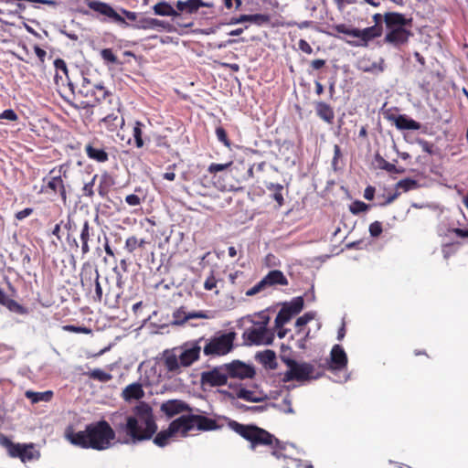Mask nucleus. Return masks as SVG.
<instances>
[{"instance_id": "obj_1", "label": "nucleus", "mask_w": 468, "mask_h": 468, "mask_svg": "<svg viewBox=\"0 0 468 468\" xmlns=\"http://www.w3.org/2000/svg\"><path fill=\"white\" fill-rule=\"evenodd\" d=\"M110 420L113 428L108 421L99 420L88 424L84 431H76L69 427L65 437L74 446L103 451L111 447L116 434L124 435L123 443H137L152 439L157 431L153 409L144 401L133 407L131 414L113 412Z\"/></svg>"}, {"instance_id": "obj_2", "label": "nucleus", "mask_w": 468, "mask_h": 468, "mask_svg": "<svg viewBox=\"0 0 468 468\" xmlns=\"http://www.w3.org/2000/svg\"><path fill=\"white\" fill-rule=\"evenodd\" d=\"M229 427L243 439L250 443V449L255 450L259 446H266L271 450V455L277 459L285 457L282 451L284 446L282 442L268 431L256 425H245L236 420H229Z\"/></svg>"}, {"instance_id": "obj_3", "label": "nucleus", "mask_w": 468, "mask_h": 468, "mask_svg": "<svg viewBox=\"0 0 468 468\" xmlns=\"http://www.w3.org/2000/svg\"><path fill=\"white\" fill-rule=\"evenodd\" d=\"M69 165L62 164L53 167L42 179L41 193L59 195L62 202H67V190L64 179L68 178Z\"/></svg>"}, {"instance_id": "obj_4", "label": "nucleus", "mask_w": 468, "mask_h": 468, "mask_svg": "<svg viewBox=\"0 0 468 468\" xmlns=\"http://www.w3.org/2000/svg\"><path fill=\"white\" fill-rule=\"evenodd\" d=\"M236 333L218 332L208 339L204 338L203 353L206 356L218 357L230 353L234 348Z\"/></svg>"}, {"instance_id": "obj_5", "label": "nucleus", "mask_w": 468, "mask_h": 468, "mask_svg": "<svg viewBox=\"0 0 468 468\" xmlns=\"http://www.w3.org/2000/svg\"><path fill=\"white\" fill-rule=\"evenodd\" d=\"M0 444L7 451L11 458H18L22 463L38 460L40 458L39 451L35 449L34 443H16L8 437L2 435Z\"/></svg>"}, {"instance_id": "obj_6", "label": "nucleus", "mask_w": 468, "mask_h": 468, "mask_svg": "<svg viewBox=\"0 0 468 468\" xmlns=\"http://www.w3.org/2000/svg\"><path fill=\"white\" fill-rule=\"evenodd\" d=\"M282 360L289 367L282 378L283 382H290L293 380L303 382L313 378H317V377H314L313 375L314 372V365L307 362L299 363L292 358H282Z\"/></svg>"}, {"instance_id": "obj_7", "label": "nucleus", "mask_w": 468, "mask_h": 468, "mask_svg": "<svg viewBox=\"0 0 468 468\" xmlns=\"http://www.w3.org/2000/svg\"><path fill=\"white\" fill-rule=\"evenodd\" d=\"M112 147L97 137L91 138L84 147L87 157L99 164L107 163L112 154Z\"/></svg>"}, {"instance_id": "obj_8", "label": "nucleus", "mask_w": 468, "mask_h": 468, "mask_svg": "<svg viewBox=\"0 0 468 468\" xmlns=\"http://www.w3.org/2000/svg\"><path fill=\"white\" fill-rule=\"evenodd\" d=\"M228 376L224 364L201 372L200 385L206 390L207 388H217L227 385Z\"/></svg>"}, {"instance_id": "obj_9", "label": "nucleus", "mask_w": 468, "mask_h": 468, "mask_svg": "<svg viewBox=\"0 0 468 468\" xmlns=\"http://www.w3.org/2000/svg\"><path fill=\"white\" fill-rule=\"evenodd\" d=\"M335 37L353 47H367L368 42L380 37L382 31H337Z\"/></svg>"}, {"instance_id": "obj_10", "label": "nucleus", "mask_w": 468, "mask_h": 468, "mask_svg": "<svg viewBox=\"0 0 468 468\" xmlns=\"http://www.w3.org/2000/svg\"><path fill=\"white\" fill-rule=\"evenodd\" d=\"M269 319L267 318L259 327H251L247 329L243 337L250 344L254 345H270L273 340V334L270 333L266 327Z\"/></svg>"}, {"instance_id": "obj_11", "label": "nucleus", "mask_w": 468, "mask_h": 468, "mask_svg": "<svg viewBox=\"0 0 468 468\" xmlns=\"http://www.w3.org/2000/svg\"><path fill=\"white\" fill-rule=\"evenodd\" d=\"M226 368L228 379L239 378L246 379L252 378L255 375V369L252 366L245 364L240 360H233L230 363L224 364Z\"/></svg>"}, {"instance_id": "obj_12", "label": "nucleus", "mask_w": 468, "mask_h": 468, "mask_svg": "<svg viewBox=\"0 0 468 468\" xmlns=\"http://www.w3.org/2000/svg\"><path fill=\"white\" fill-rule=\"evenodd\" d=\"M80 93L85 97H92V102H101L112 95L104 86L101 84L90 85V81H86V79H84ZM90 103L91 101H87V105Z\"/></svg>"}, {"instance_id": "obj_13", "label": "nucleus", "mask_w": 468, "mask_h": 468, "mask_svg": "<svg viewBox=\"0 0 468 468\" xmlns=\"http://www.w3.org/2000/svg\"><path fill=\"white\" fill-rule=\"evenodd\" d=\"M204 337H200L198 340L189 344H186L182 353L179 355V362L182 367H189L194 362L197 361L200 356L201 346Z\"/></svg>"}, {"instance_id": "obj_14", "label": "nucleus", "mask_w": 468, "mask_h": 468, "mask_svg": "<svg viewBox=\"0 0 468 468\" xmlns=\"http://www.w3.org/2000/svg\"><path fill=\"white\" fill-rule=\"evenodd\" d=\"M124 118L121 114L120 109L113 110L99 121V126L108 132H115L124 125Z\"/></svg>"}, {"instance_id": "obj_15", "label": "nucleus", "mask_w": 468, "mask_h": 468, "mask_svg": "<svg viewBox=\"0 0 468 468\" xmlns=\"http://www.w3.org/2000/svg\"><path fill=\"white\" fill-rule=\"evenodd\" d=\"M89 7L99 14L105 16L120 26L124 24V17L106 3L92 1L89 4Z\"/></svg>"}, {"instance_id": "obj_16", "label": "nucleus", "mask_w": 468, "mask_h": 468, "mask_svg": "<svg viewBox=\"0 0 468 468\" xmlns=\"http://www.w3.org/2000/svg\"><path fill=\"white\" fill-rule=\"evenodd\" d=\"M89 7L99 14L105 16L120 26L124 24V17L106 3L92 1L89 4Z\"/></svg>"}, {"instance_id": "obj_17", "label": "nucleus", "mask_w": 468, "mask_h": 468, "mask_svg": "<svg viewBox=\"0 0 468 468\" xmlns=\"http://www.w3.org/2000/svg\"><path fill=\"white\" fill-rule=\"evenodd\" d=\"M169 425L171 426V431L176 434L180 433L183 437H186L195 427L193 414L182 415L174 420Z\"/></svg>"}, {"instance_id": "obj_18", "label": "nucleus", "mask_w": 468, "mask_h": 468, "mask_svg": "<svg viewBox=\"0 0 468 468\" xmlns=\"http://www.w3.org/2000/svg\"><path fill=\"white\" fill-rule=\"evenodd\" d=\"M161 411L167 417H173L182 412H192L193 409L185 401L180 399H169L161 405Z\"/></svg>"}, {"instance_id": "obj_19", "label": "nucleus", "mask_w": 468, "mask_h": 468, "mask_svg": "<svg viewBox=\"0 0 468 468\" xmlns=\"http://www.w3.org/2000/svg\"><path fill=\"white\" fill-rule=\"evenodd\" d=\"M347 366V356L340 345H335L330 353L329 369L343 370Z\"/></svg>"}, {"instance_id": "obj_20", "label": "nucleus", "mask_w": 468, "mask_h": 468, "mask_svg": "<svg viewBox=\"0 0 468 468\" xmlns=\"http://www.w3.org/2000/svg\"><path fill=\"white\" fill-rule=\"evenodd\" d=\"M384 20L387 29H404L406 27H412V19L399 13H387Z\"/></svg>"}, {"instance_id": "obj_21", "label": "nucleus", "mask_w": 468, "mask_h": 468, "mask_svg": "<svg viewBox=\"0 0 468 468\" xmlns=\"http://www.w3.org/2000/svg\"><path fill=\"white\" fill-rule=\"evenodd\" d=\"M356 68L362 72L378 74L384 71V59L372 61L369 58L363 57L357 61Z\"/></svg>"}, {"instance_id": "obj_22", "label": "nucleus", "mask_w": 468, "mask_h": 468, "mask_svg": "<svg viewBox=\"0 0 468 468\" xmlns=\"http://www.w3.org/2000/svg\"><path fill=\"white\" fill-rule=\"evenodd\" d=\"M245 22H250V24L257 27H268L271 26H274V24L271 22V18L269 16L261 14L241 15L239 16V17L235 19V23Z\"/></svg>"}, {"instance_id": "obj_23", "label": "nucleus", "mask_w": 468, "mask_h": 468, "mask_svg": "<svg viewBox=\"0 0 468 468\" xmlns=\"http://www.w3.org/2000/svg\"><path fill=\"white\" fill-rule=\"evenodd\" d=\"M264 285L267 287L276 286V285H288V280L285 275L280 270H273L268 272L266 276L262 279Z\"/></svg>"}, {"instance_id": "obj_24", "label": "nucleus", "mask_w": 468, "mask_h": 468, "mask_svg": "<svg viewBox=\"0 0 468 468\" xmlns=\"http://www.w3.org/2000/svg\"><path fill=\"white\" fill-rule=\"evenodd\" d=\"M316 115L325 122L332 124L335 120L334 109L324 101H317L314 104Z\"/></svg>"}, {"instance_id": "obj_25", "label": "nucleus", "mask_w": 468, "mask_h": 468, "mask_svg": "<svg viewBox=\"0 0 468 468\" xmlns=\"http://www.w3.org/2000/svg\"><path fill=\"white\" fill-rule=\"evenodd\" d=\"M0 304L5 306L10 312L26 314L27 310L26 307L18 303L16 301L10 299L5 292L0 288Z\"/></svg>"}, {"instance_id": "obj_26", "label": "nucleus", "mask_w": 468, "mask_h": 468, "mask_svg": "<svg viewBox=\"0 0 468 468\" xmlns=\"http://www.w3.org/2000/svg\"><path fill=\"white\" fill-rule=\"evenodd\" d=\"M195 426H197L199 431H215L220 428V426L217 423V421L213 419L207 418L203 415L193 414Z\"/></svg>"}, {"instance_id": "obj_27", "label": "nucleus", "mask_w": 468, "mask_h": 468, "mask_svg": "<svg viewBox=\"0 0 468 468\" xmlns=\"http://www.w3.org/2000/svg\"><path fill=\"white\" fill-rule=\"evenodd\" d=\"M114 184L115 181L113 177L108 172L102 173L100 176V183L98 186V193L100 197L102 198L107 197L112 186H113Z\"/></svg>"}, {"instance_id": "obj_28", "label": "nucleus", "mask_w": 468, "mask_h": 468, "mask_svg": "<svg viewBox=\"0 0 468 468\" xmlns=\"http://www.w3.org/2000/svg\"><path fill=\"white\" fill-rule=\"evenodd\" d=\"M410 31H388L385 37V41L399 47L408 42Z\"/></svg>"}, {"instance_id": "obj_29", "label": "nucleus", "mask_w": 468, "mask_h": 468, "mask_svg": "<svg viewBox=\"0 0 468 468\" xmlns=\"http://www.w3.org/2000/svg\"><path fill=\"white\" fill-rule=\"evenodd\" d=\"M144 395L143 387L139 383L130 384L122 391V397L125 400L140 399Z\"/></svg>"}, {"instance_id": "obj_30", "label": "nucleus", "mask_w": 468, "mask_h": 468, "mask_svg": "<svg viewBox=\"0 0 468 468\" xmlns=\"http://www.w3.org/2000/svg\"><path fill=\"white\" fill-rule=\"evenodd\" d=\"M269 191L272 192L271 198L276 202V207L281 208L284 204L285 200L283 197L284 186L282 184L269 183L266 185Z\"/></svg>"}, {"instance_id": "obj_31", "label": "nucleus", "mask_w": 468, "mask_h": 468, "mask_svg": "<svg viewBox=\"0 0 468 468\" xmlns=\"http://www.w3.org/2000/svg\"><path fill=\"white\" fill-rule=\"evenodd\" d=\"M204 5H206L201 0L177 1L176 5L177 11L189 14L197 12L200 6Z\"/></svg>"}, {"instance_id": "obj_32", "label": "nucleus", "mask_w": 468, "mask_h": 468, "mask_svg": "<svg viewBox=\"0 0 468 468\" xmlns=\"http://www.w3.org/2000/svg\"><path fill=\"white\" fill-rule=\"evenodd\" d=\"M395 124L398 129L400 130H419L420 129V123L408 118L406 115H399L395 119Z\"/></svg>"}, {"instance_id": "obj_33", "label": "nucleus", "mask_w": 468, "mask_h": 468, "mask_svg": "<svg viewBox=\"0 0 468 468\" xmlns=\"http://www.w3.org/2000/svg\"><path fill=\"white\" fill-rule=\"evenodd\" d=\"M25 396L31 400L32 403H38L40 401H50L53 398V392L51 390H47L44 392H35L32 390H27L25 393Z\"/></svg>"}, {"instance_id": "obj_34", "label": "nucleus", "mask_w": 468, "mask_h": 468, "mask_svg": "<svg viewBox=\"0 0 468 468\" xmlns=\"http://www.w3.org/2000/svg\"><path fill=\"white\" fill-rule=\"evenodd\" d=\"M174 435H176V433L171 431V426L169 425L167 430L161 431L155 435L154 438V443L159 447H165L168 444L170 438Z\"/></svg>"}, {"instance_id": "obj_35", "label": "nucleus", "mask_w": 468, "mask_h": 468, "mask_svg": "<svg viewBox=\"0 0 468 468\" xmlns=\"http://www.w3.org/2000/svg\"><path fill=\"white\" fill-rule=\"evenodd\" d=\"M303 298L302 296H298L293 298L290 303H284L282 307L293 316L303 310Z\"/></svg>"}, {"instance_id": "obj_36", "label": "nucleus", "mask_w": 468, "mask_h": 468, "mask_svg": "<svg viewBox=\"0 0 468 468\" xmlns=\"http://www.w3.org/2000/svg\"><path fill=\"white\" fill-rule=\"evenodd\" d=\"M101 58H102L105 65H122V63L113 53L111 48H103L100 52Z\"/></svg>"}, {"instance_id": "obj_37", "label": "nucleus", "mask_w": 468, "mask_h": 468, "mask_svg": "<svg viewBox=\"0 0 468 468\" xmlns=\"http://www.w3.org/2000/svg\"><path fill=\"white\" fill-rule=\"evenodd\" d=\"M154 13L159 16H174L177 15V11H176L169 4L166 2H160L154 6Z\"/></svg>"}, {"instance_id": "obj_38", "label": "nucleus", "mask_w": 468, "mask_h": 468, "mask_svg": "<svg viewBox=\"0 0 468 468\" xmlns=\"http://www.w3.org/2000/svg\"><path fill=\"white\" fill-rule=\"evenodd\" d=\"M87 376L94 380H98L100 382H108L112 380V376L110 373H107L100 368H95L87 373Z\"/></svg>"}, {"instance_id": "obj_39", "label": "nucleus", "mask_w": 468, "mask_h": 468, "mask_svg": "<svg viewBox=\"0 0 468 468\" xmlns=\"http://www.w3.org/2000/svg\"><path fill=\"white\" fill-rule=\"evenodd\" d=\"M143 127H144V124L142 122L136 121L134 122L133 135L137 148H142L144 144L143 140Z\"/></svg>"}, {"instance_id": "obj_40", "label": "nucleus", "mask_w": 468, "mask_h": 468, "mask_svg": "<svg viewBox=\"0 0 468 468\" xmlns=\"http://www.w3.org/2000/svg\"><path fill=\"white\" fill-rule=\"evenodd\" d=\"M164 364L168 371L176 372L180 366L179 356L177 357L175 354H168L165 357Z\"/></svg>"}, {"instance_id": "obj_41", "label": "nucleus", "mask_w": 468, "mask_h": 468, "mask_svg": "<svg viewBox=\"0 0 468 468\" xmlns=\"http://www.w3.org/2000/svg\"><path fill=\"white\" fill-rule=\"evenodd\" d=\"M292 317V315L285 308L282 307L276 315L274 321L275 327H282L287 322L291 320Z\"/></svg>"}, {"instance_id": "obj_42", "label": "nucleus", "mask_w": 468, "mask_h": 468, "mask_svg": "<svg viewBox=\"0 0 468 468\" xmlns=\"http://www.w3.org/2000/svg\"><path fill=\"white\" fill-rule=\"evenodd\" d=\"M148 41H151V43L147 44L149 48H154L160 44H167V43H177V41H175L173 37H158V36H152L148 38Z\"/></svg>"}, {"instance_id": "obj_43", "label": "nucleus", "mask_w": 468, "mask_h": 468, "mask_svg": "<svg viewBox=\"0 0 468 468\" xmlns=\"http://www.w3.org/2000/svg\"><path fill=\"white\" fill-rule=\"evenodd\" d=\"M215 132L218 140L221 142L226 147L230 148L231 142L228 137L226 130L222 126H218Z\"/></svg>"}, {"instance_id": "obj_44", "label": "nucleus", "mask_w": 468, "mask_h": 468, "mask_svg": "<svg viewBox=\"0 0 468 468\" xmlns=\"http://www.w3.org/2000/svg\"><path fill=\"white\" fill-rule=\"evenodd\" d=\"M237 397L239 399H244L246 401H250V402L260 401V399L258 398L254 397L253 391L248 390L246 388H240L237 393Z\"/></svg>"}, {"instance_id": "obj_45", "label": "nucleus", "mask_w": 468, "mask_h": 468, "mask_svg": "<svg viewBox=\"0 0 468 468\" xmlns=\"http://www.w3.org/2000/svg\"><path fill=\"white\" fill-rule=\"evenodd\" d=\"M97 177H98V175H94L92 176L91 180L84 185V186L82 187L83 196L88 197L90 198L93 197V196H94L93 186H94Z\"/></svg>"}, {"instance_id": "obj_46", "label": "nucleus", "mask_w": 468, "mask_h": 468, "mask_svg": "<svg viewBox=\"0 0 468 468\" xmlns=\"http://www.w3.org/2000/svg\"><path fill=\"white\" fill-rule=\"evenodd\" d=\"M64 331L70 332V333H76V334H85L89 335L91 333V329L86 327V326H76L73 324H67L62 327Z\"/></svg>"}, {"instance_id": "obj_47", "label": "nucleus", "mask_w": 468, "mask_h": 468, "mask_svg": "<svg viewBox=\"0 0 468 468\" xmlns=\"http://www.w3.org/2000/svg\"><path fill=\"white\" fill-rule=\"evenodd\" d=\"M367 208H368V205H367L366 203H364L363 201H360V200H356L350 205V211L354 215H357L361 212H365L367 210Z\"/></svg>"}, {"instance_id": "obj_48", "label": "nucleus", "mask_w": 468, "mask_h": 468, "mask_svg": "<svg viewBox=\"0 0 468 468\" xmlns=\"http://www.w3.org/2000/svg\"><path fill=\"white\" fill-rule=\"evenodd\" d=\"M379 165H380L381 169L386 170L388 173L399 174V173H403L404 172L403 168L402 169H398L394 164H391V163L386 161L383 158H381Z\"/></svg>"}, {"instance_id": "obj_49", "label": "nucleus", "mask_w": 468, "mask_h": 468, "mask_svg": "<svg viewBox=\"0 0 468 468\" xmlns=\"http://www.w3.org/2000/svg\"><path fill=\"white\" fill-rule=\"evenodd\" d=\"M232 165V162H229V163H226V164H216V163H212L209 165V166L207 167V171L210 173V174H217L218 172H221V171H224V170H227L229 167H230Z\"/></svg>"}, {"instance_id": "obj_50", "label": "nucleus", "mask_w": 468, "mask_h": 468, "mask_svg": "<svg viewBox=\"0 0 468 468\" xmlns=\"http://www.w3.org/2000/svg\"><path fill=\"white\" fill-rule=\"evenodd\" d=\"M369 233L373 238H378L383 231L382 223L380 221H374L369 225Z\"/></svg>"}, {"instance_id": "obj_51", "label": "nucleus", "mask_w": 468, "mask_h": 468, "mask_svg": "<svg viewBox=\"0 0 468 468\" xmlns=\"http://www.w3.org/2000/svg\"><path fill=\"white\" fill-rule=\"evenodd\" d=\"M95 273V301L101 302L102 300V288L101 286V283L99 282L100 274L97 270L94 271Z\"/></svg>"}, {"instance_id": "obj_52", "label": "nucleus", "mask_w": 468, "mask_h": 468, "mask_svg": "<svg viewBox=\"0 0 468 468\" xmlns=\"http://www.w3.org/2000/svg\"><path fill=\"white\" fill-rule=\"evenodd\" d=\"M138 248L137 238L131 236L126 239L124 249L129 252L133 253Z\"/></svg>"}, {"instance_id": "obj_53", "label": "nucleus", "mask_w": 468, "mask_h": 468, "mask_svg": "<svg viewBox=\"0 0 468 468\" xmlns=\"http://www.w3.org/2000/svg\"><path fill=\"white\" fill-rule=\"evenodd\" d=\"M417 185L413 179L406 178L398 182L397 186L402 188L405 191L412 189Z\"/></svg>"}, {"instance_id": "obj_54", "label": "nucleus", "mask_w": 468, "mask_h": 468, "mask_svg": "<svg viewBox=\"0 0 468 468\" xmlns=\"http://www.w3.org/2000/svg\"><path fill=\"white\" fill-rule=\"evenodd\" d=\"M314 318V314L313 313H306L303 315L297 318L295 322L296 327H302L308 324L310 321H312Z\"/></svg>"}, {"instance_id": "obj_55", "label": "nucleus", "mask_w": 468, "mask_h": 468, "mask_svg": "<svg viewBox=\"0 0 468 468\" xmlns=\"http://www.w3.org/2000/svg\"><path fill=\"white\" fill-rule=\"evenodd\" d=\"M265 288H266V286L264 285L262 280H261L257 284H255L253 287H251L250 289H249L246 292V295L253 296V295L261 292V291H263Z\"/></svg>"}, {"instance_id": "obj_56", "label": "nucleus", "mask_w": 468, "mask_h": 468, "mask_svg": "<svg viewBox=\"0 0 468 468\" xmlns=\"http://www.w3.org/2000/svg\"><path fill=\"white\" fill-rule=\"evenodd\" d=\"M0 119H5V120L11 121V122H16V121H17L18 116H17V114L15 112V111H14V110H12V109H7V110H5V111L0 114Z\"/></svg>"}, {"instance_id": "obj_57", "label": "nucleus", "mask_w": 468, "mask_h": 468, "mask_svg": "<svg viewBox=\"0 0 468 468\" xmlns=\"http://www.w3.org/2000/svg\"><path fill=\"white\" fill-rule=\"evenodd\" d=\"M90 223L88 220H86L82 226L81 231H80V240L89 242L90 233Z\"/></svg>"}, {"instance_id": "obj_58", "label": "nucleus", "mask_w": 468, "mask_h": 468, "mask_svg": "<svg viewBox=\"0 0 468 468\" xmlns=\"http://www.w3.org/2000/svg\"><path fill=\"white\" fill-rule=\"evenodd\" d=\"M342 158L341 148L338 144L334 146V157L332 160V166L335 170L337 169L338 160Z\"/></svg>"}, {"instance_id": "obj_59", "label": "nucleus", "mask_w": 468, "mask_h": 468, "mask_svg": "<svg viewBox=\"0 0 468 468\" xmlns=\"http://www.w3.org/2000/svg\"><path fill=\"white\" fill-rule=\"evenodd\" d=\"M217 283H218V281L215 278L213 272H211V274L206 279V281L204 282V288L207 291H211L217 287Z\"/></svg>"}, {"instance_id": "obj_60", "label": "nucleus", "mask_w": 468, "mask_h": 468, "mask_svg": "<svg viewBox=\"0 0 468 468\" xmlns=\"http://www.w3.org/2000/svg\"><path fill=\"white\" fill-rule=\"evenodd\" d=\"M141 201L142 200L140 197L135 194H130L125 197V202L132 207L139 206L141 204Z\"/></svg>"}, {"instance_id": "obj_61", "label": "nucleus", "mask_w": 468, "mask_h": 468, "mask_svg": "<svg viewBox=\"0 0 468 468\" xmlns=\"http://www.w3.org/2000/svg\"><path fill=\"white\" fill-rule=\"evenodd\" d=\"M186 319H196V318L209 319V318H211V316L208 315L207 312L199 311V312L189 313L186 316Z\"/></svg>"}, {"instance_id": "obj_62", "label": "nucleus", "mask_w": 468, "mask_h": 468, "mask_svg": "<svg viewBox=\"0 0 468 468\" xmlns=\"http://www.w3.org/2000/svg\"><path fill=\"white\" fill-rule=\"evenodd\" d=\"M32 207H27L23 210H20L16 213L15 217L17 220H23L24 218L29 217L33 213Z\"/></svg>"}, {"instance_id": "obj_63", "label": "nucleus", "mask_w": 468, "mask_h": 468, "mask_svg": "<svg viewBox=\"0 0 468 468\" xmlns=\"http://www.w3.org/2000/svg\"><path fill=\"white\" fill-rule=\"evenodd\" d=\"M54 66L57 70H61L64 74H68L67 64L62 58L55 59Z\"/></svg>"}, {"instance_id": "obj_64", "label": "nucleus", "mask_w": 468, "mask_h": 468, "mask_svg": "<svg viewBox=\"0 0 468 468\" xmlns=\"http://www.w3.org/2000/svg\"><path fill=\"white\" fill-rule=\"evenodd\" d=\"M298 46H299V48L306 53V54H312L313 53V48L312 47L310 46V44L305 41L304 39H301L298 43Z\"/></svg>"}]
</instances>
